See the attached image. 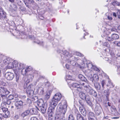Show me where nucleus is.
Masks as SVG:
<instances>
[{
    "label": "nucleus",
    "instance_id": "obj_1",
    "mask_svg": "<svg viewBox=\"0 0 120 120\" xmlns=\"http://www.w3.org/2000/svg\"><path fill=\"white\" fill-rule=\"evenodd\" d=\"M37 73L36 71H33L32 73L29 74L27 78V79L26 82L24 84V88L26 89V91L28 96L30 98H32L33 101H35L34 98H37L36 97L34 98L33 97L34 94L33 90L34 89V86L32 84H29L28 83L31 82L34 78V75Z\"/></svg>",
    "mask_w": 120,
    "mask_h": 120
},
{
    "label": "nucleus",
    "instance_id": "obj_2",
    "mask_svg": "<svg viewBox=\"0 0 120 120\" xmlns=\"http://www.w3.org/2000/svg\"><path fill=\"white\" fill-rule=\"evenodd\" d=\"M65 54H63L61 56V58L63 60L67 61L69 63V62L71 65L73 66H77V63L75 62L76 61H77L80 60V59L76 57L72 56L70 57L69 53L67 51H65Z\"/></svg>",
    "mask_w": 120,
    "mask_h": 120
},
{
    "label": "nucleus",
    "instance_id": "obj_3",
    "mask_svg": "<svg viewBox=\"0 0 120 120\" xmlns=\"http://www.w3.org/2000/svg\"><path fill=\"white\" fill-rule=\"evenodd\" d=\"M87 84L86 82H82L80 83H73L72 85L73 87H76L78 88H83L84 87V89L87 92L89 91L91 89V88L88 85H86Z\"/></svg>",
    "mask_w": 120,
    "mask_h": 120
},
{
    "label": "nucleus",
    "instance_id": "obj_4",
    "mask_svg": "<svg viewBox=\"0 0 120 120\" xmlns=\"http://www.w3.org/2000/svg\"><path fill=\"white\" fill-rule=\"evenodd\" d=\"M62 98V95L60 93H56L53 96L49 102L56 106L58 102Z\"/></svg>",
    "mask_w": 120,
    "mask_h": 120
},
{
    "label": "nucleus",
    "instance_id": "obj_5",
    "mask_svg": "<svg viewBox=\"0 0 120 120\" xmlns=\"http://www.w3.org/2000/svg\"><path fill=\"white\" fill-rule=\"evenodd\" d=\"M67 108V102L64 101V105L62 107H60L59 111L60 116L62 117H64V115L66 112Z\"/></svg>",
    "mask_w": 120,
    "mask_h": 120
},
{
    "label": "nucleus",
    "instance_id": "obj_6",
    "mask_svg": "<svg viewBox=\"0 0 120 120\" xmlns=\"http://www.w3.org/2000/svg\"><path fill=\"white\" fill-rule=\"evenodd\" d=\"M82 67L84 68H86V67L89 70H91L92 71V68L94 65H93L89 61L86 60H84L83 61V64H82Z\"/></svg>",
    "mask_w": 120,
    "mask_h": 120
},
{
    "label": "nucleus",
    "instance_id": "obj_7",
    "mask_svg": "<svg viewBox=\"0 0 120 120\" xmlns=\"http://www.w3.org/2000/svg\"><path fill=\"white\" fill-rule=\"evenodd\" d=\"M4 76L5 78L9 81L12 80L14 77V74L11 72H8L6 73Z\"/></svg>",
    "mask_w": 120,
    "mask_h": 120
},
{
    "label": "nucleus",
    "instance_id": "obj_8",
    "mask_svg": "<svg viewBox=\"0 0 120 120\" xmlns=\"http://www.w3.org/2000/svg\"><path fill=\"white\" fill-rule=\"evenodd\" d=\"M80 97L82 99L85 100L88 103V101H89L90 98L89 96L87 95L86 93L81 92L79 93Z\"/></svg>",
    "mask_w": 120,
    "mask_h": 120
},
{
    "label": "nucleus",
    "instance_id": "obj_9",
    "mask_svg": "<svg viewBox=\"0 0 120 120\" xmlns=\"http://www.w3.org/2000/svg\"><path fill=\"white\" fill-rule=\"evenodd\" d=\"M14 64H15V70H17L22 69L24 68L25 67V64L23 63H18L17 61L14 62Z\"/></svg>",
    "mask_w": 120,
    "mask_h": 120
},
{
    "label": "nucleus",
    "instance_id": "obj_10",
    "mask_svg": "<svg viewBox=\"0 0 120 120\" xmlns=\"http://www.w3.org/2000/svg\"><path fill=\"white\" fill-rule=\"evenodd\" d=\"M0 111H2L5 114L4 117L5 118L8 117L10 114V112L8 111V109L4 107L1 106L0 109Z\"/></svg>",
    "mask_w": 120,
    "mask_h": 120
},
{
    "label": "nucleus",
    "instance_id": "obj_11",
    "mask_svg": "<svg viewBox=\"0 0 120 120\" xmlns=\"http://www.w3.org/2000/svg\"><path fill=\"white\" fill-rule=\"evenodd\" d=\"M49 103L50 107L49 108L48 110V113L49 114L50 113L53 114V112L54 111V109L56 105L50 102Z\"/></svg>",
    "mask_w": 120,
    "mask_h": 120
},
{
    "label": "nucleus",
    "instance_id": "obj_12",
    "mask_svg": "<svg viewBox=\"0 0 120 120\" xmlns=\"http://www.w3.org/2000/svg\"><path fill=\"white\" fill-rule=\"evenodd\" d=\"M0 93L1 94L8 95L9 94L10 92L6 87L2 86L0 87Z\"/></svg>",
    "mask_w": 120,
    "mask_h": 120
},
{
    "label": "nucleus",
    "instance_id": "obj_13",
    "mask_svg": "<svg viewBox=\"0 0 120 120\" xmlns=\"http://www.w3.org/2000/svg\"><path fill=\"white\" fill-rule=\"evenodd\" d=\"M46 85L45 83H42L40 82L38 84L39 88L38 91L40 92V94H43L44 92L43 88Z\"/></svg>",
    "mask_w": 120,
    "mask_h": 120
},
{
    "label": "nucleus",
    "instance_id": "obj_14",
    "mask_svg": "<svg viewBox=\"0 0 120 120\" xmlns=\"http://www.w3.org/2000/svg\"><path fill=\"white\" fill-rule=\"evenodd\" d=\"M6 15V13L3 11V9L0 8V19H5L7 21Z\"/></svg>",
    "mask_w": 120,
    "mask_h": 120
},
{
    "label": "nucleus",
    "instance_id": "obj_15",
    "mask_svg": "<svg viewBox=\"0 0 120 120\" xmlns=\"http://www.w3.org/2000/svg\"><path fill=\"white\" fill-rule=\"evenodd\" d=\"M47 104H45L43 106L40 107H36V108L38 110H40V109L41 112L43 113H45V112L47 109Z\"/></svg>",
    "mask_w": 120,
    "mask_h": 120
},
{
    "label": "nucleus",
    "instance_id": "obj_16",
    "mask_svg": "<svg viewBox=\"0 0 120 120\" xmlns=\"http://www.w3.org/2000/svg\"><path fill=\"white\" fill-rule=\"evenodd\" d=\"M89 79L93 83H94L95 81H98L99 80V77L97 75L94 74L93 75V76L91 77H89Z\"/></svg>",
    "mask_w": 120,
    "mask_h": 120
},
{
    "label": "nucleus",
    "instance_id": "obj_17",
    "mask_svg": "<svg viewBox=\"0 0 120 120\" xmlns=\"http://www.w3.org/2000/svg\"><path fill=\"white\" fill-rule=\"evenodd\" d=\"M16 61L12 60V62H10V63L8 64L6 68L7 69H12L13 68L15 70V64H14V62Z\"/></svg>",
    "mask_w": 120,
    "mask_h": 120
},
{
    "label": "nucleus",
    "instance_id": "obj_18",
    "mask_svg": "<svg viewBox=\"0 0 120 120\" xmlns=\"http://www.w3.org/2000/svg\"><path fill=\"white\" fill-rule=\"evenodd\" d=\"M11 103V101L7 99L3 100L2 102L1 106L2 107H4L5 106H7V105H10Z\"/></svg>",
    "mask_w": 120,
    "mask_h": 120
},
{
    "label": "nucleus",
    "instance_id": "obj_19",
    "mask_svg": "<svg viewBox=\"0 0 120 120\" xmlns=\"http://www.w3.org/2000/svg\"><path fill=\"white\" fill-rule=\"evenodd\" d=\"M95 112L96 114L99 115L101 113V108L100 106H96L95 109Z\"/></svg>",
    "mask_w": 120,
    "mask_h": 120
},
{
    "label": "nucleus",
    "instance_id": "obj_20",
    "mask_svg": "<svg viewBox=\"0 0 120 120\" xmlns=\"http://www.w3.org/2000/svg\"><path fill=\"white\" fill-rule=\"evenodd\" d=\"M31 68L30 66L29 67L27 68H24L22 69L21 71V73L23 75H26L27 71H30V70H29V68Z\"/></svg>",
    "mask_w": 120,
    "mask_h": 120
},
{
    "label": "nucleus",
    "instance_id": "obj_21",
    "mask_svg": "<svg viewBox=\"0 0 120 120\" xmlns=\"http://www.w3.org/2000/svg\"><path fill=\"white\" fill-rule=\"evenodd\" d=\"M13 60L10 58H7L4 59L3 60V63L5 64H8L10 62H12Z\"/></svg>",
    "mask_w": 120,
    "mask_h": 120
},
{
    "label": "nucleus",
    "instance_id": "obj_22",
    "mask_svg": "<svg viewBox=\"0 0 120 120\" xmlns=\"http://www.w3.org/2000/svg\"><path fill=\"white\" fill-rule=\"evenodd\" d=\"M45 104L46 103H44L43 100L42 99H39L37 103V105L38 107L42 106Z\"/></svg>",
    "mask_w": 120,
    "mask_h": 120
},
{
    "label": "nucleus",
    "instance_id": "obj_23",
    "mask_svg": "<svg viewBox=\"0 0 120 120\" xmlns=\"http://www.w3.org/2000/svg\"><path fill=\"white\" fill-rule=\"evenodd\" d=\"M95 115L94 114L91 112H90L89 113V120H94Z\"/></svg>",
    "mask_w": 120,
    "mask_h": 120
},
{
    "label": "nucleus",
    "instance_id": "obj_24",
    "mask_svg": "<svg viewBox=\"0 0 120 120\" xmlns=\"http://www.w3.org/2000/svg\"><path fill=\"white\" fill-rule=\"evenodd\" d=\"M29 111L31 114H37L38 112V110L34 108L31 109Z\"/></svg>",
    "mask_w": 120,
    "mask_h": 120
},
{
    "label": "nucleus",
    "instance_id": "obj_25",
    "mask_svg": "<svg viewBox=\"0 0 120 120\" xmlns=\"http://www.w3.org/2000/svg\"><path fill=\"white\" fill-rule=\"evenodd\" d=\"M52 92L51 90H49L47 92L46 95H45V99L48 100Z\"/></svg>",
    "mask_w": 120,
    "mask_h": 120
},
{
    "label": "nucleus",
    "instance_id": "obj_26",
    "mask_svg": "<svg viewBox=\"0 0 120 120\" xmlns=\"http://www.w3.org/2000/svg\"><path fill=\"white\" fill-rule=\"evenodd\" d=\"M79 110L81 113L84 116H86V111L84 109L83 107H80L79 108Z\"/></svg>",
    "mask_w": 120,
    "mask_h": 120
},
{
    "label": "nucleus",
    "instance_id": "obj_27",
    "mask_svg": "<svg viewBox=\"0 0 120 120\" xmlns=\"http://www.w3.org/2000/svg\"><path fill=\"white\" fill-rule=\"evenodd\" d=\"M30 113V111H29V110H28L22 113V114L21 116L22 117H24L28 116Z\"/></svg>",
    "mask_w": 120,
    "mask_h": 120
},
{
    "label": "nucleus",
    "instance_id": "obj_28",
    "mask_svg": "<svg viewBox=\"0 0 120 120\" xmlns=\"http://www.w3.org/2000/svg\"><path fill=\"white\" fill-rule=\"evenodd\" d=\"M79 78L82 81H86L87 80L86 78L83 75L80 74L78 75Z\"/></svg>",
    "mask_w": 120,
    "mask_h": 120
},
{
    "label": "nucleus",
    "instance_id": "obj_29",
    "mask_svg": "<svg viewBox=\"0 0 120 120\" xmlns=\"http://www.w3.org/2000/svg\"><path fill=\"white\" fill-rule=\"evenodd\" d=\"M94 86L95 88L97 90H100L101 88V86L99 83L98 82L94 83Z\"/></svg>",
    "mask_w": 120,
    "mask_h": 120
},
{
    "label": "nucleus",
    "instance_id": "obj_30",
    "mask_svg": "<svg viewBox=\"0 0 120 120\" xmlns=\"http://www.w3.org/2000/svg\"><path fill=\"white\" fill-rule=\"evenodd\" d=\"M64 120V117H62L60 116V117L59 115H57L55 117V120Z\"/></svg>",
    "mask_w": 120,
    "mask_h": 120
},
{
    "label": "nucleus",
    "instance_id": "obj_31",
    "mask_svg": "<svg viewBox=\"0 0 120 120\" xmlns=\"http://www.w3.org/2000/svg\"><path fill=\"white\" fill-rule=\"evenodd\" d=\"M106 85L107 86L109 87L110 88H112L114 86V85H113L112 82L109 79L108 80V83Z\"/></svg>",
    "mask_w": 120,
    "mask_h": 120
},
{
    "label": "nucleus",
    "instance_id": "obj_32",
    "mask_svg": "<svg viewBox=\"0 0 120 120\" xmlns=\"http://www.w3.org/2000/svg\"><path fill=\"white\" fill-rule=\"evenodd\" d=\"M66 81H67L69 80H73L74 79L71 76L68 75L66 76Z\"/></svg>",
    "mask_w": 120,
    "mask_h": 120
},
{
    "label": "nucleus",
    "instance_id": "obj_33",
    "mask_svg": "<svg viewBox=\"0 0 120 120\" xmlns=\"http://www.w3.org/2000/svg\"><path fill=\"white\" fill-rule=\"evenodd\" d=\"M10 8L11 10L15 11L17 9V7L15 5L12 4L10 5Z\"/></svg>",
    "mask_w": 120,
    "mask_h": 120
},
{
    "label": "nucleus",
    "instance_id": "obj_34",
    "mask_svg": "<svg viewBox=\"0 0 120 120\" xmlns=\"http://www.w3.org/2000/svg\"><path fill=\"white\" fill-rule=\"evenodd\" d=\"M113 40H116L119 38V36L117 34H113L112 35Z\"/></svg>",
    "mask_w": 120,
    "mask_h": 120
},
{
    "label": "nucleus",
    "instance_id": "obj_35",
    "mask_svg": "<svg viewBox=\"0 0 120 120\" xmlns=\"http://www.w3.org/2000/svg\"><path fill=\"white\" fill-rule=\"evenodd\" d=\"M105 60L107 61H108V60H109V63L111 64H115L114 61L113 60L112 58L111 59L112 60H110V59H109L108 58H105Z\"/></svg>",
    "mask_w": 120,
    "mask_h": 120
},
{
    "label": "nucleus",
    "instance_id": "obj_36",
    "mask_svg": "<svg viewBox=\"0 0 120 120\" xmlns=\"http://www.w3.org/2000/svg\"><path fill=\"white\" fill-rule=\"evenodd\" d=\"M23 102L22 101H19L16 102V105L23 106Z\"/></svg>",
    "mask_w": 120,
    "mask_h": 120
},
{
    "label": "nucleus",
    "instance_id": "obj_37",
    "mask_svg": "<svg viewBox=\"0 0 120 120\" xmlns=\"http://www.w3.org/2000/svg\"><path fill=\"white\" fill-rule=\"evenodd\" d=\"M104 93L106 95V99H108V95L109 94V90H105L104 91Z\"/></svg>",
    "mask_w": 120,
    "mask_h": 120
},
{
    "label": "nucleus",
    "instance_id": "obj_38",
    "mask_svg": "<svg viewBox=\"0 0 120 120\" xmlns=\"http://www.w3.org/2000/svg\"><path fill=\"white\" fill-rule=\"evenodd\" d=\"M7 95L4 94H1L0 96L2 98L3 100H4L5 99L6 100L7 99V98L6 96Z\"/></svg>",
    "mask_w": 120,
    "mask_h": 120
},
{
    "label": "nucleus",
    "instance_id": "obj_39",
    "mask_svg": "<svg viewBox=\"0 0 120 120\" xmlns=\"http://www.w3.org/2000/svg\"><path fill=\"white\" fill-rule=\"evenodd\" d=\"M106 39L109 41H112L113 40L112 35L110 37L109 36L107 37Z\"/></svg>",
    "mask_w": 120,
    "mask_h": 120
},
{
    "label": "nucleus",
    "instance_id": "obj_40",
    "mask_svg": "<svg viewBox=\"0 0 120 120\" xmlns=\"http://www.w3.org/2000/svg\"><path fill=\"white\" fill-rule=\"evenodd\" d=\"M16 109L19 111L21 110L22 109L23 106L16 105Z\"/></svg>",
    "mask_w": 120,
    "mask_h": 120
},
{
    "label": "nucleus",
    "instance_id": "obj_41",
    "mask_svg": "<svg viewBox=\"0 0 120 120\" xmlns=\"http://www.w3.org/2000/svg\"><path fill=\"white\" fill-rule=\"evenodd\" d=\"M77 118L78 120H83V117L80 114H78L77 116Z\"/></svg>",
    "mask_w": 120,
    "mask_h": 120
},
{
    "label": "nucleus",
    "instance_id": "obj_42",
    "mask_svg": "<svg viewBox=\"0 0 120 120\" xmlns=\"http://www.w3.org/2000/svg\"><path fill=\"white\" fill-rule=\"evenodd\" d=\"M35 42L42 45H43V42L42 41L40 42L38 40H36L34 41Z\"/></svg>",
    "mask_w": 120,
    "mask_h": 120
},
{
    "label": "nucleus",
    "instance_id": "obj_43",
    "mask_svg": "<svg viewBox=\"0 0 120 120\" xmlns=\"http://www.w3.org/2000/svg\"><path fill=\"white\" fill-rule=\"evenodd\" d=\"M54 117L52 116V114L51 113L49 114L48 119L49 120H53Z\"/></svg>",
    "mask_w": 120,
    "mask_h": 120
},
{
    "label": "nucleus",
    "instance_id": "obj_44",
    "mask_svg": "<svg viewBox=\"0 0 120 120\" xmlns=\"http://www.w3.org/2000/svg\"><path fill=\"white\" fill-rule=\"evenodd\" d=\"M68 120H75L74 116L72 114H70L69 115L68 117Z\"/></svg>",
    "mask_w": 120,
    "mask_h": 120
},
{
    "label": "nucleus",
    "instance_id": "obj_45",
    "mask_svg": "<svg viewBox=\"0 0 120 120\" xmlns=\"http://www.w3.org/2000/svg\"><path fill=\"white\" fill-rule=\"evenodd\" d=\"M15 30H16L15 29ZM15 35L16 36H20V31L19 30L18 31H16L15 33Z\"/></svg>",
    "mask_w": 120,
    "mask_h": 120
},
{
    "label": "nucleus",
    "instance_id": "obj_46",
    "mask_svg": "<svg viewBox=\"0 0 120 120\" xmlns=\"http://www.w3.org/2000/svg\"><path fill=\"white\" fill-rule=\"evenodd\" d=\"M95 70L96 71L99 72L100 70L99 69L96 67V66H94L92 68V71L93 70Z\"/></svg>",
    "mask_w": 120,
    "mask_h": 120
},
{
    "label": "nucleus",
    "instance_id": "obj_47",
    "mask_svg": "<svg viewBox=\"0 0 120 120\" xmlns=\"http://www.w3.org/2000/svg\"><path fill=\"white\" fill-rule=\"evenodd\" d=\"M14 99V96L12 95H10L8 97V99H7V100H9L10 101V100Z\"/></svg>",
    "mask_w": 120,
    "mask_h": 120
},
{
    "label": "nucleus",
    "instance_id": "obj_48",
    "mask_svg": "<svg viewBox=\"0 0 120 120\" xmlns=\"http://www.w3.org/2000/svg\"><path fill=\"white\" fill-rule=\"evenodd\" d=\"M114 43L118 46L120 47V41H115Z\"/></svg>",
    "mask_w": 120,
    "mask_h": 120
},
{
    "label": "nucleus",
    "instance_id": "obj_49",
    "mask_svg": "<svg viewBox=\"0 0 120 120\" xmlns=\"http://www.w3.org/2000/svg\"><path fill=\"white\" fill-rule=\"evenodd\" d=\"M75 54V55L77 56H79L81 57H82L83 56L82 54L79 52H76Z\"/></svg>",
    "mask_w": 120,
    "mask_h": 120
},
{
    "label": "nucleus",
    "instance_id": "obj_50",
    "mask_svg": "<svg viewBox=\"0 0 120 120\" xmlns=\"http://www.w3.org/2000/svg\"><path fill=\"white\" fill-rule=\"evenodd\" d=\"M79 104L83 107L84 106V101H83L79 100Z\"/></svg>",
    "mask_w": 120,
    "mask_h": 120
},
{
    "label": "nucleus",
    "instance_id": "obj_51",
    "mask_svg": "<svg viewBox=\"0 0 120 120\" xmlns=\"http://www.w3.org/2000/svg\"><path fill=\"white\" fill-rule=\"evenodd\" d=\"M94 90L91 88V89L89 91V92H88V93L92 95L93 94V92H94Z\"/></svg>",
    "mask_w": 120,
    "mask_h": 120
},
{
    "label": "nucleus",
    "instance_id": "obj_52",
    "mask_svg": "<svg viewBox=\"0 0 120 120\" xmlns=\"http://www.w3.org/2000/svg\"><path fill=\"white\" fill-rule=\"evenodd\" d=\"M105 84V80H102L101 82V84L103 88L104 87V85Z\"/></svg>",
    "mask_w": 120,
    "mask_h": 120
},
{
    "label": "nucleus",
    "instance_id": "obj_53",
    "mask_svg": "<svg viewBox=\"0 0 120 120\" xmlns=\"http://www.w3.org/2000/svg\"><path fill=\"white\" fill-rule=\"evenodd\" d=\"M103 44L104 46L106 47H108L109 45V43L108 42H104Z\"/></svg>",
    "mask_w": 120,
    "mask_h": 120
},
{
    "label": "nucleus",
    "instance_id": "obj_54",
    "mask_svg": "<svg viewBox=\"0 0 120 120\" xmlns=\"http://www.w3.org/2000/svg\"><path fill=\"white\" fill-rule=\"evenodd\" d=\"M113 5H114L115 6L118 5L120 6V3L117 2L113 3Z\"/></svg>",
    "mask_w": 120,
    "mask_h": 120
},
{
    "label": "nucleus",
    "instance_id": "obj_55",
    "mask_svg": "<svg viewBox=\"0 0 120 120\" xmlns=\"http://www.w3.org/2000/svg\"><path fill=\"white\" fill-rule=\"evenodd\" d=\"M27 103L29 105L31 103V99H30L29 98L27 99Z\"/></svg>",
    "mask_w": 120,
    "mask_h": 120
},
{
    "label": "nucleus",
    "instance_id": "obj_56",
    "mask_svg": "<svg viewBox=\"0 0 120 120\" xmlns=\"http://www.w3.org/2000/svg\"><path fill=\"white\" fill-rule=\"evenodd\" d=\"M10 25L13 26L14 27L15 26V24L14 23V22L13 21H11V23H10Z\"/></svg>",
    "mask_w": 120,
    "mask_h": 120
},
{
    "label": "nucleus",
    "instance_id": "obj_57",
    "mask_svg": "<svg viewBox=\"0 0 120 120\" xmlns=\"http://www.w3.org/2000/svg\"><path fill=\"white\" fill-rule=\"evenodd\" d=\"M30 120H38L37 117H33L31 118Z\"/></svg>",
    "mask_w": 120,
    "mask_h": 120
},
{
    "label": "nucleus",
    "instance_id": "obj_58",
    "mask_svg": "<svg viewBox=\"0 0 120 120\" xmlns=\"http://www.w3.org/2000/svg\"><path fill=\"white\" fill-rule=\"evenodd\" d=\"M20 76L19 75H16V80L17 82H18V81L19 78Z\"/></svg>",
    "mask_w": 120,
    "mask_h": 120
},
{
    "label": "nucleus",
    "instance_id": "obj_59",
    "mask_svg": "<svg viewBox=\"0 0 120 120\" xmlns=\"http://www.w3.org/2000/svg\"><path fill=\"white\" fill-rule=\"evenodd\" d=\"M92 95L95 97H96L97 96V93L95 91H94V92H93V94Z\"/></svg>",
    "mask_w": 120,
    "mask_h": 120
},
{
    "label": "nucleus",
    "instance_id": "obj_60",
    "mask_svg": "<svg viewBox=\"0 0 120 120\" xmlns=\"http://www.w3.org/2000/svg\"><path fill=\"white\" fill-rule=\"evenodd\" d=\"M4 56L2 55H0V62H1Z\"/></svg>",
    "mask_w": 120,
    "mask_h": 120
},
{
    "label": "nucleus",
    "instance_id": "obj_61",
    "mask_svg": "<svg viewBox=\"0 0 120 120\" xmlns=\"http://www.w3.org/2000/svg\"><path fill=\"white\" fill-rule=\"evenodd\" d=\"M3 117L4 116L1 114L0 113V120H2Z\"/></svg>",
    "mask_w": 120,
    "mask_h": 120
},
{
    "label": "nucleus",
    "instance_id": "obj_62",
    "mask_svg": "<svg viewBox=\"0 0 120 120\" xmlns=\"http://www.w3.org/2000/svg\"><path fill=\"white\" fill-rule=\"evenodd\" d=\"M21 36L22 37H20V38H22L23 39L25 38L26 36L25 34H22Z\"/></svg>",
    "mask_w": 120,
    "mask_h": 120
},
{
    "label": "nucleus",
    "instance_id": "obj_63",
    "mask_svg": "<svg viewBox=\"0 0 120 120\" xmlns=\"http://www.w3.org/2000/svg\"><path fill=\"white\" fill-rule=\"evenodd\" d=\"M107 18L109 20H112V18L110 16H107Z\"/></svg>",
    "mask_w": 120,
    "mask_h": 120
},
{
    "label": "nucleus",
    "instance_id": "obj_64",
    "mask_svg": "<svg viewBox=\"0 0 120 120\" xmlns=\"http://www.w3.org/2000/svg\"><path fill=\"white\" fill-rule=\"evenodd\" d=\"M120 13V12L119 11H118L117 12V16L118 18L120 19V15H119V14Z\"/></svg>",
    "mask_w": 120,
    "mask_h": 120
}]
</instances>
